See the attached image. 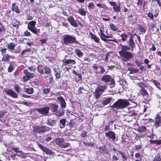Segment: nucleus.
<instances>
[{
  "label": "nucleus",
  "mask_w": 161,
  "mask_h": 161,
  "mask_svg": "<svg viewBox=\"0 0 161 161\" xmlns=\"http://www.w3.org/2000/svg\"><path fill=\"white\" fill-rule=\"evenodd\" d=\"M129 100L133 103V107L136 106L137 103L132 101L131 100L119 98L112 105L110 104V108H111V110L117 111L119 109H122L126 108L130 105L128 101Z\"/></svg>",
  "instance_id": "1"
},
{
  "label": "nucleus",
  "mask_w": 161,
  "mask_h": 161,
  "mask_svg": "<svg viewBox=\"0 0 161 161\" xmlns=\"http://www.w3.org/2000/svg\"><path fill=\"white\" fill-rule=\"evenodd\" d=\"M119 46L121 47V49L118 52V53L124 62H127L133 58L132 54L131 53L128 51L130 50V49L128 45L119 43Z\"/></svg>",
  "instance_id": "2"
},
{
  "label": "nucleus",
  "mask_w": 161,
  "mask_h": 161,
  "mask_svg": "<svg viewBox=\"0 0 161 161\" xmlns=\"http://www.w3.org/2000/svg\"><path fill=\"white\" fill-rule=\"evenodd\" d=\"M62 38L63 44L65 45H70L73 44L80 45V43L77 40L76 37L73 35L65 34L63 36Z\"/></svg>",
  "instance_id": "3"
},
{
  "label": "nucleus",
  "mask_w": 161,
  "mask_h": 161,
  "mask_svg": "<svg viewBox=\"0 0 161 161\" xmlns=\"http://www.w3.org/2000/svg\"><path fill=\"white\" fill-rule=\"evenodd\" d=\"M50 129L46 125H35L33 127V132L34 134L44 133L49 131Z\"/></svg>",
  "instance_id": "4"
},
{
  "label": "nucleus",
  "mask_w": 161,
  "mask_h": 161,
  "mask_svg": "<svg viewBox=\"0 0 161 161\" xmlns=\"http://www.w3.org/2000/svg\"><path fill=\"white\" fill-rule=\"evenodd\" d=\"M100 80L105 83L104 85L106 86L109 85L111 88L114 87L115 86L114 79L109 75H104L101 78Z\"/></svg>",
  "instance_id": "5"
},
{
  "label": "nucleus",
  "mask_w": 161,
  "mask_h": 161,
  "mask_svg": "<svg viewBox=\"0 0 161 161\" xmlns=\"http://www.w3.org/2000/svg\"><path fill=\"white\" fill-rule=\"evenodd\" d=\"M107 86L106 85H98L95 88V92L94 93V96L96 99L100 98V96L107 88Z\"/></svg>",
  "instance_id": "6"
},
{
  "label": "nucleus",
  "mask_w": 161,
  "mask_h": 161,
  "mask_svg": "<svg viewBox=\"0 0 161 161\" xmlns=\"http://www.w3.org/2000/svg\"><path fill=\"white\" fill-rule=\"evenodd\" d=\"M138 87L140 88L139 90L140 94L145 99L147 100L149 97L147 91L145 89L147 87V85L145 83L142 82H138L137 84Z\"/></svg>",
  "instance_id": "7"
},
{
  "label": "nucleus",
  "mask_w": 161,
  "mask_h": 161,
  "mask_svg": "<svg viewBox=\"0 0 161 161\" xmlns=\"http://www.w3.org/2000/svg\"><path fill=\"white\" fill-rule=\"evenodd\" d=\"M153 126L156 129L161 126V111L156 114L154 118Z\"/></svg>",
  "instance_id": "8"
},
{
  "label": "nucleus",
  "mask_w": 161,
  "mask_h": 161,
  "mask_svg": "<svg viewBox=\"0 0 161 161\" xmlns=\"http://www.w3.org/2000/svg\"><path fill=\"white\" fill-rule=\"evenodd\" d=\"M50 109V108L49 107L45 106L38 108H36L35 110L37 111L41 114L44 116H46L48 115Z\"/></svg>",
  "instance_id": "9"
},
{
  "label": "nucleus",
  "mask_w": 161,
  "mask_h": 161,
  "mask_svg": "<svg viewBox=\"0 0 161 161\" xmlns=\"http://www.w3.org/2000/svg\"><path fill=\"white\" fill-rule=\"evenodd\" d=\"M100 34L99 33V34L100 36V38L104 42H108V41H112L113 42L116 43H118V41L114 37L113 39H106L104 38L103 37H104L105 35L103 33V28H102L101 29H100Z\"/></svg>",
  "instance_id": "10"
},
{
  "label": "nucleus",
  "mask_w": 161,
  "mask_h": 161,
  "mask_svg": "<svg viewBox=\"0 0 161 161\" xmlns=\"http://www.w3.org/2000/svg\"><path fill=\"white\" fill-rule=\"evenodd\" d=\"M108 3L113 7V8L114 11L116 12L119 13L120 11V4L118 5L115 2L110 1L108 2Z\"/></svg>",
  "instance_id": "11"
},
{
  "label": "nucleus",
  "mask_w": 161,
  "mask_h": 161,
  "mask_svg": "<svg viewBox=\"0 0 161 161\" xmlns=\"http://www.w3.org/2000/svg\"><path fill=\"white\" fill-rule=\"evenodd\" d=\"M106 137L109 140L114 141L116 138V135L115 132L113 131L110 130L106 132L105 133Z\"/></svg>",
  "instance_id": "12"
},
{
  "label": "nucleus",
  "mask_w": 161,
  "mask_h": 161,
  "mask_svg": "<svg viewBox=\"0 0 161 161\" xmlns=\"http://www.w3.org/2000/svg\"><path fill=\"white\" fill-rule=\"evenodd\" d=\"M72 73L75 75L74 79L76 82L81 83L82 81V76L81 74L77 73L75 70L72 71Z\"/></svg>",
  "instance_id": "13"
},
{
  "label": "nucleus",
  "mask_w": 161,
  "mask_h": 161,
  "mask_svg": "<svg viewBox=\"0 0 161 161\" xmlns=\"http://www.w3.org/2000/svg\"><path fill=\"white\" fill-rule=\"evenodd\" d=\"M4 92L13 98H17L18 97V95L16 92L11 89L6 88Z\"/></svg>",
  "instance_id": "14"
},
{
  "label": "nucleus",
  "mask_w": 161,
  "mask_h": 161,
  "mask_svg": "<svg viewBox=\"0 0 161 161\" xmlns=\"http://www.w3.org/2000/svg\"><path fill=\"white\" fill-rule=\"evenodd\" d=\"M98 152L101 154H108L109 153V150L105 145L99 147Z\"/></svg>",
  "instance_id": "15"
},
{
  "label": "nucleus",
  "mask_w": 161,
  "mask_h": 161,
  "mask_svg": "<svg viewBox=\"0 0 161 161\" xmlns=\"http://www.w3.org/2000/svg\"><path fill=\"white\" fill-rule=\"evenodd\" d=\"M67 20L70 24L73 27L75 28L78 27V25L77 22V20H75L72 16H69L67 19Z\"/></svg>",
  "instance_id": "16"
},
{
  "label": "nucleus",
  "mask_w": 161,
  "mask_h": 161,
  "mask_svg": "<svg viewBox=\"0 0 161 161\" xmlns=\"http://www.w3.org/2000/svg\"><path fill=\"white\" fill-rule=\"evenodd\" d=\"M57 99L59 103L60 104L61 107L65 108L66 107V103L64 99L61 95L57 97Z\"/></svg>",
  "instance_id": "17"
},
{
  "label": "nucleus",
  "mask_w": 161,
  "mask_h": 161,
  "mask_svg": "<svg viewBox=\"0 0 161 161\" xmlns=\"http://www.w3.org/2000/svg\"><path fill=\"white\" fill-rule=\"evenodd\" d=\"M134 38V37L132 36L131 34H130V36L128 41V46L130 47V50L132 51H133L134 48L136 46L135 43L133 39Z\"/></svg>",
  "instance_id": "18"
},
{
  "label": "nucleus",
  "mask_w": 161,
  "mask_h": 161,
  "mask_svg": "<svg viewBox=\"0 0 161 161\" xmlns=\"http://www.w3.org/2000/svg\"><path fill=\"white\" fill-rule=\"evenodd\" d=\"M136 130L140 133H147V132L148 131V130L147 129V127L143 125L139 126Z\"/></svg>",
  "instance_id": "19"
},
{
  "label": "nucleus",
  "mask_w": 161,
  "mask_h": 161,
  "mask_svg": "<svg viewBox=\"0 0 161 161\" xmlns=\"http://www.w3.org/2000/svg\"><path fill=\"white\" fill-rule=\"evenodd\" d=\"M62 61L63 62V66L66 65L70 64H76V62L74 59H67L64 58L62 60Z\"/></svg>",
  "instance_id": "20"
},
{
  "label": "nucleus",
  "mask_w": 161,
  "mask_h": 161,
  "mask_svg": "<svg viewBox=\"0 0 161 161\" xmlns=\"http://www.w3.org/2000/svg\"><path fill=\"white\" fill-rule=\"evenodd\" d=\"M50 108L52 112L55 113L58 108V105L56 103H51L49 104Z\"/></svg>",
  "instance_id": "21"
},
{
  "label": "nucleus",
  "mask_w": 161,
  "mask_h": 161,
  "mask_svg": "<svg viewBox=\"0 0 161 161\" xmlns=\"http://www.w3.org/2000/svg\"><path fill=\"white\" fill-rule=\"evenodd\" d=\"M15 63V62L14 61H12L9 63V66L8 69V72H12L14 70Z\"/></svg>",
  "instance_id": "22"
},
{
  "label": "nucleus",
  "mask_w": 161,
  "mask_h": 161,
  "mask_svg": "<svg viewBox=\"0 0 161 161\" xmlns=\"http://www.w3.org/2000/svg\"><path fill=\"white\" fill-rule=\"evenodd\" d=\"M65 108H62L61 107L58 109V110L54 113L58 116H63L64 113V109Z\"/></svg>",
  "instance_id": "23"
},
{
  "label": "nucleus",
  "mask_w": 161,
  "mask_h": 161,
  "mask_svg": "<svg viewBox=\"0 0 161 161\" xmlns=\"http://www.w3.org/2000/svg\"><path fill=\"white\" fill-rule=\"evenodd\" d=\"M113 98L112 97H108L105 98V99L102 101V104L103 105H106L110 103L113 100Z\"/></svg>",
  "instance_id": "24"
},
{
  "label": "nucleus",
  "mask_w": 161,
  "mask_h": 161,
  "mask_svg": "<svg viewBox=\"0 0 161 161\" xmlns=\"http://www.w3.org/2000/svg\"><path fill=\"white\" fill-rule=\"evenodd\" d=\"M74 52L75 54L79 58H81L84 55L83 53L78 48L75 49Z\"/></svg>",
  "instance_id": "25"
},
{
  "label": "nucleus",
  "mask_w": 161,
  "mask_h": 161,
  "mask_svg": "<svg viewBox=\"0 0 161 161\" xmlns=\"http://www.w3.org/2000/svg\"><path fill=\"white\" fill-rule=\"evenodd\" d=\"M12 10L13 11H15L17 14H19L20 11L18 6L16 5V3H14L12 4Z\"/></svg>",
  "instance_id": "26"
},
{
  "label": "nucleus",
  "mask_w": 161,
  "mask_h": 161,
  "mask_svg": "<svg viewBox=\"0 0 161 161\" xmlns=\"http://www.w3.org/2000/svg\"><path fill=\"white\" fill-rule=\"evenodd\" d=\"M57 119L55 120L52 119H48L47 121V124L48 125L53 126L55 125L57 122Z\"/></svg>",
  "instance_id": "27"
},
{
  "label": "nucleus",
  "mask_w": 161,
  "mask_h": 161,
  "mask_svg": "<svg viewBox=\"0 0 161 161\" xmlns=\"http://www.w3.org/2000/svg\"><path fill=\"white\" fill-rule=\"evenodd\" d=\"M158 15V13L156 12L153 14L152 13L149 12L147 14V16L149 18L150 20H153L154 17L156 18Z\"/></svg>",
  "instance_id": "28"
},
{
  "label": "nucleus",
  "mask_w": 161,
  "mask_h": 161,
  "mask_svg": "<svg viewBox=\"0 0 161 161\" xmlns=\"http://www.w3.org/2000/svg\"><path fill=\"white\" fill-rule=\"evenodd\" d=\"M24 91L26 93L31 94L34 92V89L31 87H24Z\"/></svg>",
  "instance_id": "29"
},
{
  "label": "nucleus",
  "mask_w": 161,
  "mask_h": 161,
  "mask_svg": "<svg viewBox=\"0 0 161 161\" xmlns=\"http://www.w3.org/2000/svg\"><path fill=\"white\" fill-rule=\"evenodd\" d=\"M89 34L91 36V39H93L95 42L97 43L99 42L100 39L97 36L94 34H93L91 32H90Z\"/></svg>",
  "instance_id": "30"
},
{
  "label": "nucleus",
  "mask_w": 161,
  "mask_h": 161,
  "mask_svg": "<svg viewBox=\"0 0 161 161\" xmlns=\"http://www.w3.org/2000/svg\"><path fill=\"white\" fill-rule=\"evenodd\" d=\"M149 81L153 82L158 89L161 90L160 87V84L158 81L153 79H151V80H149Z\"/></svg>",
  "instance_id": "31"
},
{
  "label": "nucleus",
  "mask_w": 161,
  "mask_h": 161,
  "mask_svg": "<svg viewBox=\"0 0 161 161\" xmlns=\"http://www.w3.org/2000/svg\"><path fill=\"white\" fill-rule=\"evenodd\" d=\"M31 50L30 48H26L23 50L20 53V55L22 58L27 56V52Z\"/></svg>",
  "instance_id": "32"
},
{
  "label": "nucleus",
  "mask_w": 161,
  "mask_h": 161,
  "mask_svg": "<svg viewBox=\"0 0 161 161\" xmlns=\"http://www.w3.org/2000/svg\"><path fill=\"white\" fill-rule=\"evenodd\" d=\"M44 67L42 65L39 64L37 66V71L41 75L44 74Z\"/></svg>",
  "instance_id": "33"
},
{
  "label": "nucleus",
  "mask_w": 161,
  "mask_h": 161,
  "mask_svg": "<svg viewBox=\"0 0 161 161\" xmlns=\"http://www.w3.org/2000/svg\"><path fill=\"white\" fill-rule=\"evenodd\" d=\"M149 142L152 144H155L156 145H158L161 144V139H156L155 140H150Z\"/></svg>",
  "instance_id": "34"
},
{
  "label": "nucleus",
  "mask_w": 161,
  "mask_h": 161,
  "mask_svg": "<svg viewBox=\"0 0 161 161\" xmlns=\"http://www.w3.org/2000/svg\"><path fill=\"white\" fill-rule=\"evenodd\" d=\"M76 124V122L74 120V119H71L68 124H67V125L69 127V130H70V129L73 128L74 126Z\"/></svg>",
  "instance_id": "35"
},
{
  "label": "nucleus",
  "mask_w": 161,
  "mask_h": 161,
  "mask_svg": "<svg viewBox=\"0 0 161 161\" xmlns=\"http://www.w3.org/2000/svg\"><path fill=\"white\" fill-rule=\"evenodd\" d=\"M12 25L13 26L17 27V28H19V26L20 25V22L16 19H14L12 21Z\"/></svg>",
  "instance_id": "36"
},
{
  "label": "nucleus",
  "mask_w": 161,
  "mask_h": 161,
  "mask_svg": "<svg viewBox=\"0 0 161 161\" xmlns=\"http://www.w3.org/2000/svg\"><path fill=\"white\" fill-rule=\"evenodd\" d=\"M78 94H86L87 90L85 89L84 87H80L78 90Z\"/></svg>",
  "instance_id": "37"
},
{
  "label": "nucleus",
  "mask_w": 161,
  "mask_h": 161,
  "mask_svg": "<svg viewBox=\"0 0 161 161\" xmlns=\"http://www.w3.org/2000/svg\"><path fill=\"white\" fill-rule=\"evenodd\" d=\"M118 153L120 154L122 158V161H127V157L125 153L121 151H118Z\"/></svg>",
  "instance_id": "38"
},
{
  "label": "nucleus",
  "mask_w": 161,
  "mask_h": 161,
  "mask_svg": "<svg viewBox=\"0 0 161 161\" xmlns=\"http://www.w3.org/2000/svg\"><path fill=\"white\" fill-rule=\"evenodd\" d=\"M64 139L62 138H57L55 139V142L60 147L64 141Z\"/></svg>",
  "instance_id": "39"
},
{
  "label": "nucleus",
  "mask_w": 161,
  "mask_h": 161,
  "mask_svg": "<svg viewBox=\"0 0 161 161\" xmlns=\"http://www.w3.org/2000/svg\"><path fill=\"white\" fill-rule=\"evenodd\" d=\"M66 120L65 119H61L59 121L60 127L61 128H64L65 125Z\"/></svg>",
  "instance_id": "40"
},
{
  "label": "nucleus",
  "mask_w": 161,
  "mask_h": 161,
  "mask_svg": "<svg viewBox=\"0 0 161 161\" xmlns=\"http://www.w3.org/2000/svg\"><path fill=\"white\" fill-rule=\"evenodd\" d=\"M54 71L56 78L59 79L60 77V71L58 69H54Z\"/></svg>",
  "instance_id": "41"
},
{
  "label": "nucleus",
  "mask_w": 161,
  "mask_h": 161,
  "mask_svg": "<svg viewBox=\"0 0 161 161\" xmlns=\"http://www.w3.org/2000/svg\"><path fill=\"white\" fill-rule=\"evenodd\" d=\"M36 23V22L34 20L29 22L27 26V29H28V27L35 28L36 27L35 25Z\"/></svg>",
  "instance_id": "42"
},
{
  "label": "nucleus",
  "mask_w": 161,
  "mask_h": 161,
  "mask_svg": "<svg viewBox=\"0 0 161 161\" xmlns=\"http://www.w3.org/2000/svg\"><path fill=\"white\" fill-rule=\"evenodd\" d=\"M140 31L142 33H145L147 31V29L145 26H142L141 25H138Z\"/></svg>",
  "instance_id": "43"
},
{
  "label": "nucleus",
  "mask_w": 161,
  "mask_h": 161,
  "mask_svg": "<svg viewBox=\"0 0 161 161\" xmlns=\"http://www.w3.org/2000/svg\"><path fill=\"white\" fill-rule=\"evenodd\" d=\"M109 27L114 31H117L118 30L117 27L113 23H110L109 24Z\"/></svg>",
  "instance_id": "44"
},
{
  "label": "nucleus",
  "mask_w": 161,
  "mask_h": 161,
  "mask_svg": "<svg viewBox=\"0 0 161 161\" xmlns=\"http://www.w3.org/2000/svg\"><path fill=\"white\" fill-rule=\"evenodd\" d=\"M44 74L49 75L51 72V70L49 67L47 66H44Z\"/></svg>",
  "instance_id": "45"
},
{
  "label": "nucleus",
  "mask_w": 161,
  "mask_h": 161,
  "mask_svg": "<svg viewBox=\"0 0 161 161\" xmlns=\"http://www.w3.org/2000/svg\"><path fill=\"white\" fill-rule=\"evenodd\" d=\"M78 11L80 14L82 16H85L86 14V11L83 8H81L78 9Z\"/></svg>",
  "instance_id": "46"
},
{
  "label": "nucleus",
  "mask_w": 161,
  "mask_h": 161,
  "mask_svg": "<svg viewBox=\"0 0 161 161\" xmlns=\"http://www.w3.org/2000/svg\"><path fill=\"white\" fill-rule=\"evenodd\" d=\"M14 90L18 93L22 91L21 88L18 84L14 85Z\"/></svg>",
  "instance_id": "47"
},
{
  "label": "nucleus",
  "mask_w": 161,
  "mask_h": 161,
  "mask_svg": "<svg viewBox=\"0 0 161 161\" xmlns=\"http://www.w3.org/2000/svg\"><path fill=\"white\" fill-rule=\"evenodd\" d=\"M28 30L32 32L34 34L37 35L38 32L37 31V28L36 27L35 28H31V27H28Z\"/></svg>",
  "instance_id": "48"
},
{
  "label": "nucleus",
  "mask_w": 161,
  "mask_h": 161,
  "mask_svg": "<svg viewBox=\"0 0 161 161\" xmlns=\"http://www.w3.org/2000/svg\"><path fill=\"white\" fill-rule=\"evenodd\" d=\"M63 142V143L60 147L61 148H65L68 147L70 145V144L68 142H65L64 140Z\"/></svg>",
  "instance_id": "49"
},
{
  "label": "nucleus",
  "mask_w": 161,
  "mask_h": 161,
  "mask_svg": "<svg viewBox=\"0 0 161 161\" xmlns=\"http://www.w3.org/2000/svg\"><path fill=\"white\" fill-rule=\"evenodd\" d=\"M95 7L93 2H91L90 3L88 6V8L89 10H92L94 9Z\"/></svg>",
  "instance_id": "50"
},
{
  "label": "nucleus",
  "mask_w": 161,
  "mask_h": 161,
  "mask_svg": "<svg viewBox=\"0 0 161 161\" xmlns=\"http://www.w3.org/2000/svg\"><path fill=\"white\" fill-rule=\"evenodd\" d=\"M33 84L34 85L36 86H39L41 84L40 81L38 79H35L33 81Z\"/></svg>",
  "instance_id": "51"
},
{
  "label": "nucleus",
  "mask_w": 161,
  "mask_h": 161,
  "mask_svg": "<svg viewBox=\"0 0 161 161\" xmlns=\"http://www.w3.org/2000/svg\"><path fill=\"white\" fill-rule=\"evenodd\" d=\"M97 6L100 8H103L104 9H108V7L105 4H102L100 3L97 4Z\"/></svg>",
  "instance_id": "52"
},
{
  "label": "nucleus",
  "mask_w": 161,
  "mask_h": 161,
  "mask_svg": "<svg viewBox=\"0 0 161 161\" xmlns=\"http://www.w3.org/2000/svg\"><path fill=\"white\" fill-rule=\"evenodd\" d=\"M15 47V45L12 42L10 43L7 45L8 48L11 50H13L14 48Z\"/></svg>",
  "instance_id": "53"
},
{
  "label": "nucleus",
  "mask_w": 161,
  "mask_h": 161,
  "mask_svg": "<svg viewBox=\"0 0 161 161\" xmlns=\"http://www.w3.org/2000/svg\"><path fill=\"white\" fill-rule=\"evenodd\" d=\"M121 37V40L123 42H125L127 38L128 35L125 33H122L120 35Z\"/></svg>",
  "instance_id": "54"
},
{
  "label": "nucleus",
  "mask_w": 161,
  "mask_h": 161,
  "mask_svg": "<svg viewBox=\"0 0 161 161\" xmlns=\"http://www.w3.org/2000/svg\"><path fill=\"white\" fill-rule=\"evenodd\" d=\"M44 152L46 153V154L47 155H52L53 153L52 151L48 149L46 147L45 149L43 151Z\"/></svg>",
  "instance_id": "55"
},
{
  "label": "nucleus",
  "mask_w": 161,
  "mask_h": 161,
  "mask_svg": "<svg viewBox=\"0 0 161 161\" xmlns=\"http://www.w3.org/2000/svg\"><path fill=\"white\" fill-rule=\"evenodd\" d=\"M149 62V61L146 58L144 60V63L147 65V67L149 69L151 68L152 65V64H148V63Z\"/></svg>",
  "instance_id": "56"
},
{
  "label": "nucleus",
  "mask_w": 161,
  "mask_h": 161,
  "mask_svg": "<svg viewBox=\"0 0 161 161\" xmlns=\"http://www.w3.org/2000/svg\"><path fill=\"white\" fill-rule=\"evenodd\" d=\"M83 144L85 146H90L92 147L94 146V143L93 142H83Z\"/></svg>",
  "instance_id": "57"
},
{
  "label": "nucleus",
  "mask_w": 161,
  "mask_h": 161,
  "mask_svg": "<svg viewBox=\"0 0 161 161\" xmlns=\"http://www.w3.org/2000/svg\"><path fill=\"white\" fill-rule=\"evenodd\" d=\"M9 55L7 54L5 58H2V61L4 62H8L9 61Z\"/></svg>",
  "instance_id": "58"
},
{
  "label": "nucleus",
  "mask_w": 161,
  "mask_h": 161,
  "mask_svg": "<svg viewBox=\"0 0 161 161\" xmlns=\"http://www.w3.org/2000/svg\"><path fill=\"white\" fill-rule=\"evenodd\" d=\"M50 91V89L49 88H45L43 90L44 94H47L49 93Z\"/></svg>",
  "instance_id": "59"
},
{
  "label": "nucleus",
  "mask_w": 161,
  "mask_h": 161,
  "mask_svg": "<svg viewBox=\"0 0 161 161\" xmlns=\"http://www.w3.org/2000/svg\"><path fill=\"white\" fill-rule=\"evenodd\" d=\"M99 67L100 69V71L99 72V73L103 74L105 71V69H104V67L103 66H99Z\"/></svg>",
  "instance_id": "60"
},
{
  "label": "nucleus",
  "mask_w": 161,
  "mask_h": 161,
  "mask_svg": "<svg viewBox=\"0 0 161 161\" xmlns=\"http://www.w3.org/2000/svg\"><path fill=\"white\" fill-rule=\"evenodd\" d=\"M92 68L94 71H95L96 72H97V71L98 69V66H97V64H94L92 66Z\"/></svg>",
  "instance_id": "61"
},
{
  "label": "nucleus",
  "mask_w": 161,
  "mask_h": 161,
  "mask_svg": "<svg viewBox=\"0 0 161 161\" xmlns=\"http://www.w3.org/2000/svg\"><path fill=\"white\" fill-rule=\"evenodd\" d=\"M129 139L128 137H124L123 136L121 137V142L123 144L126 143L127 142V140Z\"/></svg>",
  "instance_id": "62"
},
{
  "label": "nucleus",
  "mask_w": 161,
  "mask_h": 161,
  "mask_svg": "<svg viewBox=\"0 0 161 161\" xmlns=\"http://www.w3.org/2000/svg\"><path fill=\"white\" fill-rule=\"evenodd\" d=\"M154 158L158 161H160L161 160V156L159 153H158L157 155L155 156Z\"/></svg>",
  "instance_id": "63"
},
{
  "label": "nucleus",
  "mask_w": 161,
  "mask_h": 161,
  "mask_svg": "<svg viewBox=\"0 0 161 161\" xmlns=\"http://www.w3.org/2000/svg\"><path fill=\"white\" fill-rule=\"evenodd\" d=\"M114 154L112 156V159L113 161H117L119 160V158Z\"/></svg>",
  "instance_id": "64"
}]
</instances>
